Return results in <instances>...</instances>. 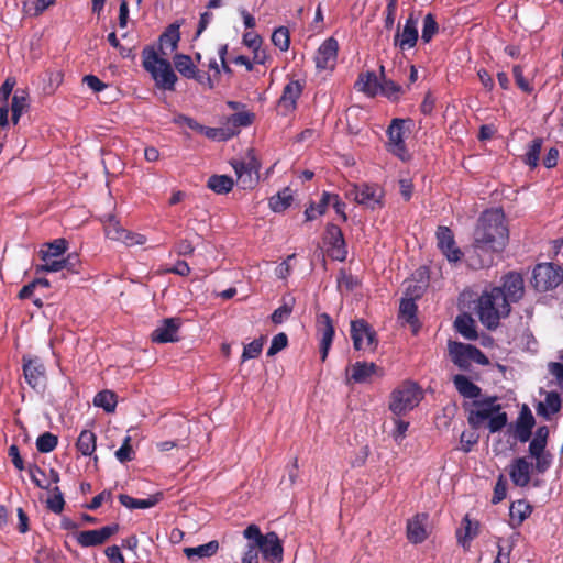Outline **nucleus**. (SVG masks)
Wrapping results in <instances>:
<instances>
[{"mask_svg":"<svg viewBox=\"0 0 563 563\" xmlns=\"http://www.w3.org/2000/svg\"><path fill=\"white\" fill-rule=\"evenodd\" d=\"M173 59L176 70L183 77L186 79H194L198 84L209 89L214 88V81L212 77L208 73L199 70L189 55L176 54Z\"/></svg>","mask_w":563,"mask_h":563,"instance_id":"ddd939ff","label":"nucleus"},{"mask_svg":"<svg viewBox=\"0 0 563 563\" xmlns=\"http://www.w3.org/2000/svg\"><path fill=\"white\" fill-rule=\"evenodd\" d=\"M474 407L468 411L467 422L473 429L482 427L485 420H488L487 428L490 433L499 432L506 427L508 416L501 411V406L497 404V397L490 396L485 399L474 400Z\"/></svg>","mask_w":563,"mask_h":563,"instance_id":"7ed1b4c3","label":"nucleus"},{"mask_svg":"<svg viewBox=\"0 0 563 563\" xmlns=\"http://www.w3.org/2000/svg\"><path fill=\"white\" fill-rule=\"evenodd\" d=\"M462 523L464 532L462 533L460 530L456 532L457 542L465 550H468L471 541L475 539L479 533V523L477 521L472 522L467 515L463 518Z\"/></svg>","mask_w":563,"mask_h":563,"instance_id":"2f4dec72","label":"nucleus"},{"mask_svg":"<svg viewBox=\"0 0 563 563\" xmlns=\"http://www.w3.org/2000/svg\"><path fill=\"white\" fill-rule=\"evenodd\" d=\"M454 327L456 331L466 340H476L477 339V331L474 319L467 314L462 313L456 317L454 321Z\"/></svg>","mask_w":563,"mask_h":563,"instance_id":"7c9ffc66","label":"nucleus"},{"mask_svg":"<svg viewBox=\"0 0 563 563\" xmlns=\"http://www.w3.org/2000/svg\"><path fill=\"white\" fill-rule=\"evenodd\" d=\"M325 240L331 246L332 258L340 262L345 261L347 256V249L340 227L334 223H328L325 228Z\"/></svg>","mask_w":563,"mask_h":563,"instance_id":"412c9836","label":"nucleus"},{"mask_svg":"<svg viewBox=\"0 0 563 563\" xmlns=\"http://www.w3.org/2000/svg\"><path fill=\"white\" fill-rule=\"evenodd\" d=\"M506 495H507V483L503 476H499L498 481L496 482L495 488H494V495L492 498V503L494 505L499 504L501 500H504L506 498Z\"/></svg>","mask_w":563,"mask_h":563,"instance_id":"0e129e2a","label":"nucleus"},{"mask_svg":"<svg viewBox=\"0 0 563 563\" xmlns=\"http://www.w3.org/2000/svg\"><path fill=\"white\" fill-rule=\"evenodd\" d=\"M22 362L26 383L35 390L44 389L46 385V371L41 358L24 355Z\"/></svg>","mask_w":563,"mask_h":563,"instance_id":"4468645a","label":"nucleus"},{"mask_svg":"<svg viewBox=\"0 0 563 563\" xmlns=\"http://www.w3.org/2000/svg\"><path fill=\"white\" fill-rule=\"evenodd\" d=\"M512 74L516 81V85L527 93H531L533 91V87L529 84V81L523 76V69L520 65H515L512 67Z\"/></svg>","mask_w":563,"mask_h":563,"instance_id":"052dcab7","label":"nucleus"},{"mask_svg":"<svg viewBox=\"0 0 563 563\" xmlns=\"http://www.w3.org/2000/svg\"><path fill=\"white\" fill-rule=\"evenodd\" d=\"M421 399L422 391L419 385L415 382L406 380L393 390L389 409L396 417H400L416 408Z\"/></svg>","mask_w":563,"mask_h":563,"instance_id":"423d86ee","label":"nucleus"},{"mask_svg":"<svg viewBox=\"0 0 563 563\" xmlns=\"http://www.w3.org/2000/svg\"><path fill=\"white\" fill-rule=\"evenodd\" d=\"M437 245L450 263H457L463 257V252L456 245L453 231L445 225H440L435 232Z\"/></svg>","mask_w":563,"mask_h":563,"instance_id":"2eb2a0df","label":"nucleus"},{"mask_svg":"<svg viewBox=\"0 0 563 563\" xmlns=\"http://www.w3.org/2000/svg\"><path fill=\"white\" fill-rule=\"evenodd\" d=\"M453 384L461 396L476 400L481 396L482 389L474 384L467 376L456 374L453 376Z\"/></svg>","mask_w":563,"mask_h":563,"instance_id":"c756f323","label":"nucleus"},{"mask_svg":"<svg viewBox=\"0 0 563 563\" xmlns=\"http://www.w3.org/2000/svg\"><path fill=\"white\" fill-rule=\"evenodd\" d=\"M258 545H255V541H250L245 547L242 554V563H258Z\"/></svg>","mask_w":563,"mask_h":563,"instance_id":"680f3d73","label":"nucleus"},{"mask_svg":"<svg viewBox=\"0 0 563 563\" xmlns=\"http://www.w3.org/2000/svg\"><path fill=\"white\" fill-rule=\"evenodd\" d=\"M292 312V306L291 305H287V303H284L283 306H280L279 308H277L276 310H274V312L272 313L271 316V319H272V322L274 324H280L283 323L286 319L289 318V316L291 314Z\"/></svg>","mask_w":563,"mask_h":563,"instance_id":"e2e57ef3","label":"nucleus"},{"mask_svg":"<svg viewBox=\"0 0 563 563\" xmlns=\"http://www.w3.org/2000/svg\"><path fill=\"white\" fill-rule=\"evenodd\" d=\"M377 368L375 363L356 362L351 367L350 379L354 383H366Z\"/></svg>","mask_w":563,"mask_h":563,"instance_id":"72a5a7b5","label":"nucleus"},{"mask_svg":"<svg viewBox=\"0 0 563 563\" xmlns=\"http://www.w3.org/2000/svg\"><path fill=\"white\" fill-rule=\"evenodd\" d=\"M358 81L363 84L362 90L365 93L376 96L378 93L382 78H378L374 71H367L366 74L360 75Z\"/></svg>","mask_w":563,"mask_h":563,"instance_id":"09e8293b","label":"nucleus"},{"mask_svg":"<svg viewBox=\"0 0 563 563\" xmlns=\"http://www.w3.org/2000/svg\"><path fill=\"white\" fill-rule=\"evenodd\" d=\"M52 496L46 501V507L54 514H60L64 510L65 500L59 487L52 489Z\"/></svg>","mask_w":563,"mask_h":563,"instance_id":"6e6d98bb","label":"nucleus"},{"mask_svg":"<svg viewBox=\"0 0 563 563\" xmlns=\"http://www.w3.org/2000/svg\"><path fill=\"white\" fill-rule=\"evenodd\" d=\"M97 448V435L91 430H82L77 439L76 449L84 456H91Z\"/></svg>","mask_w":563,"mask_h":563,"instance_id":"4c0bfd02","label":"nucleus"},{"mask_svg":"<svg viewBox=\"0 0 563 563\" xmlns=\"http://www.w3.org/2000/svg\"><path fill=\"white\" fill-rule=\"evenodd\" d=\"M305 89V81L291 79L283 89L278 100V108L283 115H287L297 109V101Z\"/></svg>","mask_w":563,"mask_h":563,"instance_id":"a211bd4d","label":"nucleus"},{"mask_svg":"<svg viewBox=\"0 0 563 563\" xmlns=\"http://www.w3.org/2000/svg\"><path fill=\"white\" fill-rule=\"evenodd\" d=\"M29 108V96L27 92L23 89H18L13 97L11 103V120L13 124H16L25 109Z\"/></svg>","mask_w":563,"mask_h":563,"instance_id":"58836bf2","label":"nucleus"},{"mask_svg":"<svg viewBox=\"0 0 563 563\" xmlns=\"http://www.w3.org/2000/svg\"><path fill=\"white\" fill-rule=\"evenodd\" d=\"M183 21H175L169 24L165 31L159 35V52L164 56H168L170 53L178 48L180 41V26Z\"/></svg>","mask_w":563,"mask_h":563,"instance_id":"a878e982","label":"nucleus"},{"mask_svg":"<svg viewBox=\"0 0 563 563\" xmlns=\"http://www.w3.org/2000/svg\"><path fill=\"white\" fill-rule=\"evenodd\" d=\"M181 325L180 319L167 318L152 332L151 340L155 343L177 342L178 331Z\"/></svg>","mask_w":563,"mask_h":563,"instance_id":"5701e85b","label":"nucleus"},{"mask_svg":"<svg viewBox=\"0 0 563 563\" xmlns=\"http://www.w3.org/2000/svg\"><path fill=\"white\" fill-rule=\"evenodd\" d=\"M534 459H536V464H534L533 468L539 474H544L550 468V466L552 464V454L550 452H547V453L539 455Z\"/></svg>","mask_w":563,"mask_h":563,"instance_id":"69168bd1","label":"nucleus"},{"mask_svg":"<svg viewBox=\"0 0 563 563\" xmlns=\"http://www.w3.org/2000/svg\"><path fill=\"white\" fill-rule=\"evenodd\" d=\"M288 345V336L286 333L280 332L272 339L269 349L267 350V356H274Z\"/></svg>","mask_w":563,"mask_h":563,"instance_id":"bf43d9fd","label":"nucleus"},{"mask_svg":"<svg viewBox=\"0 0 563 563\" xmlns=\"http://www.w3.org/2000/svg\"><path fill=\"white\" fill-rule=\"evenodd\" d=\"M510 305L505 299L503 289L492 287L485 289L476 302V313L482 324L488 330H496L510 313Z\"/></svg>","mask_w":563,"mask_h":563,"instance_id":"f03ea898","label":"nucleus"},{"mask_svg":"<svg viewBox=\"0 0 563 563\" xmlns=\"http://www.w3.org/2000/svg\"><path fill=\"white\" fill-rule=\"evenodd\" d=\"M439 32V24L432 13H428L423 18L421 40L429 43Z\"/></svg>","mask_w":563,"mask_h":563,"instance_id":"8fccbe9b","label":"nucleus"},{"mask_svg":"<svg viewBox=\"0 0 563 563\" xmlns=\"http://www.w3.org/2000/svg\"><path fill=\"white\" fill-rule=\"evenodd\" d=\"M273 44L282 52H286L290 44V33L286 26L277 27L272 34Z\"/></svg>","mask_w":563,"mask_h":563,"instance_id":"603ef678","label":"nucleus"},{"mask_svg":"<svg viewBox=\"0 0 563 563\" xmlns=\"http://www.w3.org/2000/svg\"><path fill=\"white\" fill-rule=\"evenodd\" d=\"M119 531V525L104 526L97 530H85L76 534L78 544L82 548L98 547L103 544L110 537Z\"/></svg>","mask_w":563,"mask_h":563,"instance_id":"f3484780","label":"nucleus"},{"mask_svg":"<svg viewBox=\"0 0 563 563\" xmlns=\"http://www.w3.org/2000/svg\"><path fill=\"white\" fill-rule=\"evenodd\" d=\"M536 424L534 417L528 406H523L515 424V435L521 442L525 443L530 440L532 434V428Z\"/></svg>","mask_w":563,"mask_h":563,"instance_id":"bb28decb","label":"nucleus"},{"mask_svg":"<svg viewBox=\"0 0 563 563\" xmlns=\"http://www.w3.org/2000/svg\"><path fill=\"white\" fill-rule=\"evenodd\" d=\"M509 232L505 224V214L501 209L484 211L474 230L473 252L467 258L473 269L489 267L494 262V253L504 251L508 243Z\"/></svg>","mask_w":563,"mask_h":563,"instance_id":"f257e3e1","label":"nucleus"},{"mask_svg":"<svg viewBox=\"0 0 563 563\" xmlns=\"http://www.w3.org/2000/svg\"><path fill=\"white\" fill-rule=\"evenodd\" d=\"M428 518V515L422 512L407 520L406 534L409 542L419 544L427 540L429 537L427 531Z\"/></svg>","mask_w":563,"mask_h":563,"instance_id":"b1692460","label":"nucleus"},{"mask_svg":"<svg viewBox=\"0 0 563 563\" xmlns=\"http://www.w3.org/2000/svg\"><path fill=\"white\" fill-rule=\"evenodd\" d=\"M418 20L413 13H410L406 20L401 32H397L394 37V45L399 47L401 51L410 49L416 46L419 33H418Z\"/></svg>","mask_w":563,"mask_h":563,"instance_id":"aec40b11","label":"nucleus"},{"mask_svg":"<svg viewBox=\"0 0 563 563\" xmlns=\"http://www.w3.org/2000/svg\"><path fill=\"white\" fill-rule=\"evenodd\" d=\"M230 164L235 172L238 185L240 188L246 190L255 187L258 181V174L250 169H245L244 165L242 164H234L232 162H230Z\"/></svg>","mask_w":563,"mask_h":563,"instance_id":"473e14b6","label":"nucleus"},{"mask_svg":"<svg viewBox=\"0 0 563 563\" xmlns=\"http://www.w3.org/2000/svg\"><path fill=\"white\" fill-rule=\"evenodd\" d=\"M234 186V180L228 175H212L208 178L207 188L217 195L229 194Z\"/></svg>","mask_w":563,"mask_h":563,"instance_id":"e433bc0d","label":"nucleus"},{"mask_svg":"<svg viewBox=\"0 0 563 563\" xmlns=\"http://www.w3.org/2000/svg\"><path fill=\"white\" fill-rule=\"evenodd\" d=\"M563 279V271L553 263H539L532 271L531 285L538 291L558 287Z\"/></svg>","mask_w":563,"mask_h":563,"instance_id":"6e6552de","label":"nucleus"},{"mask_svg":"<svg viewBox=\"0 0 563 563\" xmlns=\"http://www.w3.org/2000/svg\"><path fill=\"white\" fill-rule=\"evenodd\" d=\"M542 144L543 140L541 137H536L528 145V150L523 156V162L532 169L539 164Z\"/></svg>","mask_w":563,"mask_h":563,"instance_id":"49530a36","label":"nucleus"},{"mask_svg":"<svg viewBox=\"0 0 563 563\" xmlns=\"http://www.w3.org/2000/svg\"><path fill=\"white\" fill-rule=\"evenodd\" d=\"M243 537L250 541H255L258 545V551L265 561L280 562L283 560V544L278 534L274 531L263 534L257 525H249L244 531Z\"/></svg>","mask_w":563,"mask_h":563,"instance_id":"39448f33","label":"nucleus"},{"mask_svg":"<svg viewBox=\"0 0 563 563\" xmlns=\"http://www.w3.org/2000/svg\"><path fill=\"white\" fill-rule=\"evenodd\" d=\"M378 93L386 97L391 101H398L400 97L405 93L404 88L395 82L393 79L383 76Z\"/></svg>","mask_w":563,"mask_h":563,"instance_id":"79ce46f5","label":"nucleus"},{"mask_svg":"<svg viewBox=\"0 0 563 563\" xmlns=\"http://www.w3.org/2000/svg\"><path fill=\"white\" fill-rule=\"evenodd\" d=\"M351 338L357 351H375L378 345L376 331L364 319L351 321Z\"/></svg>","mask_w":563,"mask_h":563,"instance_id":"f8f14e48","label":"nucleus"},{"mask_svg":"<svg viewBox=\"0 0 563 563\" xmlns=\"http://www.w3.org/2000/svg\"><path fill=\"white\" fill-rule=\"evenodd\" d=\"M395 429L393 431V437L395 441H401L406 437V432L409 428V422L401 420L399 417L394 419Z\"/></svg>","mask_w":563,"mask_h":563,"instance_id":"774afa93","label":"nucleus"},{"mask_svg":"<svg viewBox=\"0 0 563 563\" xmlns=\"http://www.w3.org/2000/svg\"><path fill=\"white\" fill-rule=\"evenodd\" d=\"M533 465L526 457H516L509 465L511 482L518 487H526L531 479Z\"/></svg>","mask_w":563,"mask_h":563,"instance_id":"393cba45","label":"nucleus"},{"mask_svg":"<svg viewBox=\"0 0 563 563\" xmlns=\"http://www.w3.org/2000/svg\"><path fill=\"white\" fill-rule=\"evenodd\" d=\"M201 133L205 134L208 139L218 141H227L234 136V131H229L225 124L222 128L203 126Z\"/></svg>","mask_w":563,"mask_h":563,"instance_id":"5fc2aeb1","label":"nucleus"},{"mask_svg":"<svg viewBox=\"0 0 563 563\" xmlns=\"http://www.w3.org/2000/svg\"><path fill=\"white\" fill-rule=\"evenodd\" d=\"M79 266H80V261H79L78 254H76V253H70L65 257L62 256V258L59 260V263H51L49 264L51 269L54 272H60V271L66 269L67 272L71 273V274H78Z\"/></svg>","mask_w":563,"mask_h":563,"instance_id":"c03bdc74","label":"nucleus"},{"mask_svg":"<svg viewBox=\"0 0 563 563\" xmlns=\"http://www.w3.org/2000/svg\"><path fill=\"white\" fill-rule=\"evenodd\" d=\"M338 41L334 37L327 38L316 52V67L319 70L333 69L338 59Z\"/></svg>","mask_w":563,"mask_h":563,"instance_id":"6ab92c4d","label":"nucleus"},{"mask_svg":"<svg viewBox=\"0 0 563 563\" xmlns=\"http://www.w3.org/2000/svg\"><path fill=\"white\" fill-rule=\"evenodd\" d=\"M531 514V507L525 500L511 503L509 508L510 525L519 527Z\"/></svg>","mask_w":563,"mask_h":563,"instance_id":"f704fd0d","label":"nucleus"},{"mask_svg":"<svg viewBox=\"0 0 563 563\" xmlns=\"http://www.w3.org/2000/svg\"><path fill=\"white\" fill-rule=\"evenodd\" d=\"M142 65L148 71L158 89L174 91L178 80L170 63L163 57L154 47L146 46L142 51Z\"/></svg>","mask_w":563,"mask_h":563,"instance_id":"20e7f679","label":"nucleus"},{"mask_svg":"<svg viewBox=\"0 0 563 563\" xmlns=\"http://www.w3.org/2000/svg\"><path fill=\"white\" fill-rule=\"evenodd\" d=\"M254 113L249 111H241L231 114L225 122L229 131H234V136L239 134L241 128L250 126L254 121Z\"/></svg>","mask_w":563,"mask_h":563,"instance_id":"c9c22d12","label":"nucleus"},{"mask_svg":"<svg viewBox=\"0 0 563 563\" xmlns=\"http://www.w3.org/2000/svg\"><path fill=\"white\" fill-rule=\"evenodd\" d=\"M452 362L461 369H468L472 362V352L474 345L461 342H452L449 345Z\"/></svg>","mask_w":563,"mask_h":563,"instance_id":"cd10ccee","label":"nucleus"},{"mask_svg":"<svg viewBox=\"0 0 563 563\" xmlns=\"http://www.w3.org/2000/svg\"><path fill=\"white\" fill-rule=\"evenodd\" d=\"M537 413L545 419L558 413L562 409V399L558 391H549L545 395L544 401L539 402L536 407Z\"/></svg>","mask_w":563,"mask_h":563,"instance_id":"c85d7f7f","label":"nucleus"},{"mask_svg":"<svg viewBox=\"0 0 563 563\" xmlns=\"http://www.w3.org/2000/svg\"><path fill=\"white\" fill-rule=\"evenodd\" d=\"M117 402V395L108 389L97 393L93 398V405L102 408L108 413L115 410Z\"/></svg>","mask_w":563,"mask_h":563,"instance_id":"a18cd8bd","label":"nucleus"},{"mask_svg":"<svg viewBox=\"0 0 563 563\" xmlns=\"http://www.w3.org/2000/svg\"><path fill=\"white\" fill-rule=\"evenodd\" d=\"M102 222L104 233L110 240L120 241L126 246L143 245L146 242L145 235L124 229L113 214L104 217Z\"/></svg>","mask_w":563,"mask_h":563,"instance_id":"9b49d317","label":"nucleus"},{"mask_svg":"<svg viewBox=\"0 0 563 563\" xmlns=\"http://www.w3.org/2000/svg\"><path fill=\"white\" fill-rule=\"evenodd\" d=\"M503 289L505 299L510 305L511 302L519 301L525 294L523 278L521 274L517 272H509L503 277V285L499 287Z\"/></svg>","mask_w":563,"mask_h":563,"instance_id":"4be33fe9","label":"nucleus"},{"mask_svg":"<svg viewBox=\"0 0 563 563\" xmlns=\"http://www.w3.org/2000/svg\"><path fill=\"white\" fill-rule=\"evenodd\" d=\"M231 162L234 164H242V165H244L245 169H250L256 174H258V172L261 169V163L257 159L253 148L247 150L245 158L232 159Z\"/></svg>","mask_w":563,"mask_h":563,"instance_id":"13d9d810","label":"nucleus"},{"mask_svg":"<svg viewBox=\"0 0 563 563\" xmlns=\"http://www.w3.org/2000/svg\"><path fill=\"white\" fill-rule=\"evenodd\" d=\"M68 249V241L64 238L55 239L52 242L44 243L40 251L38 256L42 264L34 266V273L40 276L44 273H55L51 269V263H59V260Z\"/></svg>","mask_w":563,"mask_h":563,"instance_id":"9d476101","label":"nucleus"},{"mask_svg":"<svg viewBox=\"0 0 563 563\" xmlns=\"http://www.w3.org/2000/svg\"><path fill=\"white\" fill-rule=\"evenodd\" d=\"M58 444V438L46 431L36 439V449L41 453H49L56 449Z\"/></svg>","mask_w":563,"mask_h":563,"instance_id":"3c124183","label":"nucleus"},{"mask_svg":"<svg viewBox=\"0 0 563 563\" xmlns=\"http://www.w3.org/2000/svg\"><path fill=\"white\" fill-rule=\"evenodd\" d=\"M410 122V119L395 118L391 120L390 124L386 130V134L388 137V142L386 144L387 151L395 155L396 157H398L399 159H401L402 162L408 161L410 157L405 143L406 132H408V128H406V124Z\"/></svg>","mask_w":563,"mask_h":563,"instance_id":"0eeeda50","label":"nucleus"},{"mask_svg":"<svg viewBox=\"0 0 563 563\" xmlns=\"http://www.w3.org/2000/svg\"><path fill=\"white\" fill-rule=\"evenodd\" d=\"M264 338L255 339L251 343L246 344L243 349L242 360H251L260 356L263 350Z\"/></svg>","mask_w":563,"mask_h":563,"instance_id":"4d7b16f0","label":"nucleus"},{"mask_svg":"<svg viewBox=\"0 0 563 563\" xmlns=\"http://www.w3.org/2000/svg\"><path fill=\"white\" fill-rule=\"evenodd\" d=\"M384 189L376 184L362 183L354 185L347 197L368 209L375 210L384 207Z\"/></svg>","mask_w":563,"mask_h":563,"instance_id":"1a4fd4ad","label":"nucleus"},{"mask_svg":"<svg viewBox=\"0 0 563 563\" xmlns=\"http://www.w3.org/2000/svg\"><path fill=\"white\" fill-rule=\"evenodd\" d=\"M119 501L129 509H147L154 507L158 503V497L150 496L148 498L140 499L121 494L119 495Z\"/></svg>","mask_w":563,"mask_h":563,"instance_id":"37998d69","label":"nucleus"},{"mask_svg":"<svg viewBox=\"0 0 563 563\" xmlns=\"http://www.w3.org/2000/svg\"><path fill=\"white\" fill-rule=\"evenodd\" d=\"M417 310L418 307L412 298L401 299L399 317L405 319L411 325H415L418 322Z\"/></svg>","mask_w":563,"mask_h":563,"instance_id":"de8ad7c7","label":"nucleus"},{"mask_svg":"<svg viewBox=\"0 0 563 563\" xmlns=\"http://www.w3.org/2000/svg\"><path fill=\"white\" fill-rule=\"evenodd\" d=\"M292 200L291 189L286 187L269 198L268 206L274 212H284Z\"/></svg>","mask_w":563,"mask_h":563,"instance_id":"ea45409f","label":"nucleus"},{"mask_svg":"<svg viewBox=\"0 0 563 563\" xmlns=\"http://www.w3.org/2000/svg\"><path fill=\"white\" fill-rule=\"evenodd\" d=\"M174 251L179 256H187V255H191L194 253L195 246L191 243V241H189L188 239H181L175 243Z\"/></svg>","mask_w":563,"mask_h":563,"instance_id":"338daca9","label":"nucleus"},{"mask_svg":"<svg viewBox=\"0 0 563 563\" xmlns=\"http://www.w3.org/2000/svg\"><path fill=\"white\" fill-rule=\"evenodd\" d=\"M131 437L125 435L122 445L115 451V457L120 463H126L135 459V452L131 444Z\"/></svg>","mask_w":563,"mask_h":563,"instance_id":"864d4df0","label":"nucleus"},{"mask_svg":"<svg viewBox=\"0 0 563 563\" xmlns=\"http://www.w3.org/2000/svg\"><path fill=\"white\" fill-rule=\"evenodd\" d=\"M317 334L320 336L319 352L321 361L324 362L328 357L334 338V325L329 313L322 312L317 316L316 321Z\"/></svg>","mask_w":563,"mask_h":563,"instance_id":"dca6fc26","label":"nucleus"},{"mask_svg":"<svg viewBox=\"0 0 563 563\" xmlns=\"http://www.w3.org/2000/svg\"><path fill=\"white\" fill-rule=\"evenodd\" d=\"M219 550V542L211 540L205 544L198 547L185 548L184 553L188 559L192 558H210L214 555Z\"/></svg>","mask_w":563,"mask_h":563,"instance_id":"a19ab883","label":"nucleus"}]
</instances>
